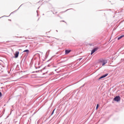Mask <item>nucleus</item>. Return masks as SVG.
Listing matches in <instances>:
<instances>
[{"mask_svg": "<svg viewBox=\"0 0 124 124\" xmlns=\"http://www.w3.org/2000/svg\"><path fill=\"white\" fill-rule=\"evenodd\" d=\"M100 62H101L102 63V66H104V65H105V64H106L108 62L107 61V60H105L104 59H101L100 60Z\"/></svg>", "mask_w": 124, "mask_h": 124, "instance_id": "nucleus-1", "label": "nucleus"}, {"mask_svg": "<svg viewBox=\"0 0 124 124\" xmlns=\"http://www.w3.org/2000/svg\"><path fill=\"white\" fill-rule=\"evenodd\" d=\"M114 100L118 102V101H120V100H121V97H120V96H116L115 97H114Z\"/></svg>", "mask_w": 124, "mask_h": 124, "instance_id": "nucleus-2", "label": "nucleus"}, {"mask_svg": "<svg viewBox=\"0 0 124 124\" xmlns=\"http://www.w3.org/2000/svg\"><path fill=\"white\" fill-rule=\"evenodd\" d=\"M107 76H108V74H106L102 76L101 77H100V78H99V80H100V79H102L103 78H105V77H106Z\"/></svg>", "mask_w": 124, "mask_h": 124, "instance_id": "nucleus-3", "label": "nucleus"}, {"mask_svg": "<svg viewBox=\"0 0 124 124\" xmlns=\"http://www.w3.org/2000/svg\"><path fill=\"white\" fill-rule=\"evenodd\" d=\"M98 48H93L92 52H91V55H93V53H94L95 52H96V51H97Z\"/></svg>", "mask_w": 124, "mask_h": 124, "instance_id": "nucleus-4", "label": "nucleus"}, {"mask_svg": "<svg viewBox=\"0 0 124 124\" xmlns=\"http://www.w3.org/2000/svg\"><path fill=\"white\" fill-rule=\"evenodd\" d=\"M19 56V51H16L15 53V58H17Z\"/></svg>", "mask_w": 124, "mask_h": 124, "instance_id": "nucleus-5", "label": "nucleus"}, {"mask_svg": "<svg viewBox=\"0 0 124 124\" xmlns=\"http://www.w3.org/2000/svg\"><path fill=\"white\" fill-rule=\"evenodd\" d=\"M70 52H71V50H66L65 54H69V53H70Z\"/></svg>", "mask_w": 124, "mask_h": 124, "instance_id": "nucleus-6", "label": "nucleus"}, {"mask_svg": "<svg viewBox=\"0 0 124 124\" xmlns=\"http://www.w3.org/2000/svg\"><path fill=\"white\" fill-rule=\"evenodd\" d=\"M124 37V35H122L118 38V40H120V39H121V38H123V37Z\"/></svg>", "mask_w": 124, "mask_h": 124, "instance_id": "nucleus-7", "label": "nucleus"}, {"mask_svg": "<svg viewBox=\"0 0 124 124\" xmlns=\"http://www.w3.org/2000/svg\"><path fill=\"white\" fill-rule=\"evenodd\" d=\"M23 52H26V53H27V55H28V54H29V53L30 52V50H29V49H26Z\"/></svg>", "mask_w": 124, "mask_h": 124, "instance_id": "nucleus-8", "label": "nucleus"}, {"mask_svg": "<svg viewBox=\"0 0 124 124\" xmlns=\"http://www.w3.org/2000/svg\"><path fill=\"white\" fill-rule=\"evenodd\" d=\"M98 106H99V105L97 104L96 106V109H97L98 108Z\"/></svg>", "mask_w": 124, "mask_h": 124, "instance_id": "nucleus-9", "label": "nucleus"}, {"mask_svg": "<svg viewBox=\"0 0 124 124\" xmlns=\"http://www.w3.org/2000/svg\"><path fill=\"white\" fill-rule=\"evenodd\" d=\"M82 59H83L82 58H79L78 59V61H81V60H82Z\"/></svg>", "mask_w": 124, "mask_h": 124, "instance_id": "nucleus-10", "label": "nucleus"}, {"mask_svg": "<svg viewBox=\"0 0 124 124\" xmlns=\"http://www.w3.org/2000/svg\"><path fill=\"white\" fill-rule=\"evenodd\" d=\"M1 95H2V94L1 93V92H0V97L1 96Z\"/></svg>", "mask_w": 124, "mask_h": 124, "instance_id": "nucleus-11", "label": "nucleus"}, {"mask_svg": "<svg viewBox=\"0 0 124 124\" xmlns=\"http://www.w3.org/2000/svg\"><path fill=\"white\" fill-rule=\"evenodd\" d=\"M55 111V110H54L53 111H52V115H53V114H54V111Z\"/></svg>", "mask_w": 124, "mask_h": 124, "instance_id": "nucleus-12", "label": "nucleus"}, {"mask_svg": "<svg viewBox=\"0 0 124 124\" xmlns=\"http://www.w3.org/2000/svg\"><path fill=\"white\" fill-rule=\"evenodd\" d=\"M85 86V84H83L81 88H83V87H84Z\"/></svg>", "mask_w": 124, "mask_h": 124, "instance_id": "nucleus-13", "label": "nucleus"}, {"mask_svg": "<svg viewBox=\"0 0 124 124\" xmlns=\"http://www.w3.org/2000/svg\"><path fill=\"white\" fill-rule=\"evenodd\" d=\"M2 17H6V16H2Z\"/></svg>", "mask_w": 124, "mask_h": 124, "instance_id": "nucleus-14", "label": "nucleus"}, {"mask_svg": "<svg viewBox=\"0 0 124 124\" xmlns=\"http://www.w3.org/2000/svg\"><path fill=\"white\" fill-rule=\"evenodd\" d=\"M56 31H58L57 30Z\"/></svg>", "mask_w": 124, "mask_h": 124, "instance_id": "nucleus-15", "label": "nucleus"}]
</instances>
